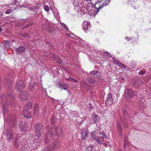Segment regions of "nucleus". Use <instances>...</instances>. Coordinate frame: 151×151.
<instances>
[{
    "instance_id": "obj_1",
    "label": "nucleus",
    "mask_w": 151,
    "mask_h": 151,
    "mask_svg": "<svg viewBox=\"0 0 151 151\" xmlns=\"http://www.w3.org/2000/svg\"><path fill=\"white\" fill-rule=\"evenodd\" d=\"M74 6V10L80 13L81 15H83L87 12V9L83 7L82 0H71Z\"/></svg>"
},
{
    "instance_id": "obj_2",
    "label": "nucleus",
    "mask_w": 151,
    "mask_h": 151,
    "mask_svg": "<svg viewBox=\"0 0 151 151\" xmlns=\"http://www.w3.org/2000/svg\"><path fill=\"white\" fill-rule=\"evenodd\" d=\"M3 97L5 98L4 101H5L6 100L9 99H13L14 97L12 94H11L7 95L5 98L4 96H0V103H1L2 101H4ZM2 109L3 111V114H6L7 113L8 111V104L6 103L3 102L2 103Z\"/></svg>"
},
{
    "instance_id": "obj_3",
    "label": "nucleus",
    "mask_w": 151,
    "mask_h": 151,
    "mask_svg": "<svg viewBox=\"0 0 151 151\" xmlns=\"http://www.w3.org/2000/svg\"><path fill=\"white\" fill-rule=\"evenodd\" d=\"M32 105L31 103H28L25 105L24 109L22 113V115L25 117L29 119L32 116L31 113L27 110L31 108Z\"/></svg>"
},
{
    "instance_id": "obj_4",
    "label": "nucleus",
    "mask_w": 151,
    "mask_h": 151,
    "mask_svg": "<svg viewBox=\"0 0 151 151\" xmlns=\"http://www.w3.org/2000/svg\"><path fill=\"white\" fill-rule=\"evenodd\" d=\"M35 130L36 136L40 137L43 133V128L40 123L37 124L35 126Z\"/></svg>"
},
{
    "instance_id": "obj_5",
    "label": "nucleus",
    "mask_w": 151,
    "mask_h": 151,
    "mask_svg": "<svg viewBox=\"0 0 151 151\" xmlns=\"http://www.w3.org/2000/svg\"><path fill=\"white\" fill-rule=\"evenodd\" d=\"M84 1L85 3L99 7L104 3V2H103V0H84Z\"/></svg>"
},
{
    "instance_id": "obj_6",
    "label": "nucleus",
    "mask_w": 151,
    "mask_h": 151,
    "mask_svg": "<svg viewBox=\"0 0 151 151\" xmlns=\"http://www.w3.org/2000/svg\"><path fill=\"white\" fill-rule=\"evenodd\" d=\"M19 134H17L16 135L15 141V146L17 147H19V145L22 143V142H24V139L25 135H22L19 136Z\"/></svg>"
},
{
    "instance_id": "obj_7",
    "label": "nucleus",
    "mask_w": 151,
    "mask_h": 151,
    "mask_svg": "<svg viewBox=\"0 0 151 151\" xmlns=\"http://www.w3.org/2000/svg\"><path fill=\"white\" fill-rule=\"evenodd\" d=\"M110 1V0H106L104 3L102 5L99 6V7L95 6V8L93 12L94 15L95 16L96 15L99 10L103 8L104 7L107 5Z\"/></svg>"
},
{
    "instance_id": "obj_8",
    "label": "nucleus",
    "mask_w": 151,
    "mask_h": 151,
    "mask_svg": "<svg viewBox=\"0 0 151 151\" xmlns=\"http://www.w3.org/2000/svg\"><path fill=\"white\" fill-rule=\"evenodd\" d=\"M51 129L52 131L54 129L55 131H54L53 134H52V132H51V130H48V132L46 133V137L45 138V141L46 143H47L48 141V140L47 139L48 138H50L51 137H53L54 136V135H55V134L57 133V129L55 128L54 129L51 128Z\"/></svg>"
},
{
    "instance_id": "obj_9",
    "label": "nucleus",
    "mask_w": 151,
    "mask_h": 151,
    "mask_svg": "<svg viewBox=\"0 0 151 151\" xmlns=\"http://www.w3.org/2000/svg\"><path fill=\"white\" fill-rule=\"evenodd\" d=\"M90 23L89 22L84 21L82 24L83 30L86 33L88 32L91 28Z\"/></svg>"
},
{
    "instance_id": "obj_10",
    "label": "nucleus",
    "mask_w": 151,
    "mask_h": 151,
    "mask_svg": "<svg viewBox=\"0 0 151 151\" xmlns=\"http://www.w3.org/2000/svg\"><path fill=\"white\" fill-rule=\"evenodd\" d=\"M75 42L79 44V45H81V46H83L84 47H85L86 49V47H87V50H90V48H89L88 46L87 45L85 44L86 42L85 41H84L80 37H77L75 40Z\"/></svg>"
},
{
    "instance_id": "obj_11",
    "label": "nucleus",
    "mask_w": 151,
    "mask_h": 151,
    "mask_svg": "<svg viewBox=\"0 0 151 151\" xmlns=\"http://www.w3.org/2000/svg\"><path fill=\"white\" fill-rule=\"evenodd\" d=\"M105 103L107 106H110L112 105L113 102L114 101L112 98V95L111 93H109L107 95Z\"/></svg>"
},
{
    "instance_id": "obj_12",
    "label": "nucleus",
    "mask_w": 151,
    "mask_h": 151,
    "mask_svg": "<svg viewBox=\"0 0 151 151\" xmlns=\"http://www.w3.org/2000/svg\"><path fill=\"white\" fill-rule=\"evenodd\" d=\"M25 84L22 81H19L16 84L15 89L19 91L23 89L24 87Z\"/></svg>"
},
{
    "instance_id": "obj_13",
    "label": "nucleus",
    "mask_w": 151,
    "mask_h": 151,
    "mask_svg": "<svg viewBox=\"0 0 151 151\" xmlns=\"http://www.w3.org/2000/svg\"><path fill=\"white\" fill-rule=\"evenodd\" d=\"M26 51V48L24 46H21L17 48L15 52L17 54H21L25 53Z\"/></svg>"
},
{
    "instance_id": "obj_14",
    "label": "nucleus",
    "mask_w": 151,
    "mask_h": 151,
    "mask_svg": "<svg viewBox=\"0 0 151 151\" xmlns=\"http://www.w3.org/2000/svg\"><path fill=\"white\" fill-rule=\"evenodd\" d=\"M11 4L16 5L19 8L25 7V6H29V4H28L26 5L22 4L23 5V6H22V4H21V0H13V2Z\"/></svg>"
},
{
    "instance_id": "obj_15",
    "label": "nucleus",
    "mask_w": 151,
    "mask_h": 151,
    "mask_svg": "<svg viewBox=\"0 0 151 151\" xmlns=\"http://www.w3.org/2000/svg\"><path fill=\"white\" fill-rule=\"evenodd\" d=\"M19 95L20 99L22 100H26L29 96L28 93L27 91L21 92L19 93Z\"/></svg>"
},
{
    "instance_id": "obj_16",
    "label": "nucleus",
    "mask_w": 151,
    "mask_h": 151,
    "mask_svg": "<svg viewBox=\"0 0 151 151\" xmlns=\"http://www.w3.org/2000/svg\"><path fill=\"white\" fill-rule=\"evenodd\" d=\"M6 135L8 140H11L14 138V135L13 131L11 129L8 130L6 132Z\"/></svg>"
},
{
    "instance_id": "obj_17",
    "label": "nucleus",
    "mask_w": 151,
    "mask_h": 151,
    "mask_svg": "<svg viewBox=\"0 0 151 151\" xmlns=\"http://www.w3.org/2000/svg\"><path fill=\"white\" fill-rule=\"evenodd\" d=\"M60 145V142L56 140H53V143L51 145V147L52 149L58 148Z\"/></svg>"
},
{
    "instance_id": "obj_18",
    "label": "nucleus",
    "mask_w": 151,
    "mask_h": 151,
    "mask_svg": "<svg viewBox=\"0 0 151 151\" xmlns=\"http://www.w3.org/2000/svg\"><path fill=\"white\" fill-rule=\"evenodd\" d=\"M16 116L15 114L9 115L7 116V120L8 121L15 122H16Z\"/></svg>"
},
{
    "instance_id": "obj_19",
    "label": "nucleus",
    "mask_w": 151,
    "mask_h": 151,
    "mask_svg": "<svg viewBox=\"0 0 151 151\" xmlns=\"http://www.w3.org/2000/svg\"><path fill=\"white\" fill-rule=\"evenodd\" d=\"M4 84L6 86L10 87L12 86V83H13V81L10 80L9 79H5L4 80Z\"/></svg>"
},
{
    "instance_id": "obj_20",
    "label": "nucleus",
    "mask_w": 151,
    "mask_h": 151,
    "mask_svg": "<svg viewBox=\"0 0 151 151\" xmlns=\"http://www.w3.org/2000/svg\"><path fill=\"white\" fill-rule=\"evenodd\" d=\"M88 131L82 130H81V138L83 139H85L87 138L88 137Z\"/></svg>"
},
{
    "instance_id": "obj_21",
    "label": "nucleus",
    "mask_w": 151,
    "mask_h": 151,
    "mask_svg": "<svg viewBox=\"0 0 151 151\" xmlns=\"http://www.w3.org/2000/svg\"><path fill=\"white\" fill-rule=\"evenodd\" d=\"M19 124L21 131L24 132L27 130V129L28 127L27 124L25 123L23 124V122L19 123Z\"/></svg>"
},
{
    "instance_id": "obj_22",
    "label": "nucleus",
    "mask_w": 151,
    "mask_h": 151,
    "mask_svg": "<svg viewBox=\"0 0 151 151\" xmlns=\"http://www.w3.org/2000/svg\"><path fill=\"white\" fill-rule=\"evenodd\" d=\"M57 86L60 88L66 90L68 89V86L66 84H62L60 83H58L57 84Z\"/></svg>"
},
{
    "instance_id": "obj_23",
    "label": "nucleus",
    "mask_w": 151,
    "mask_h": 151,
    "mask_svg": "<svg viewBox=\"0 0 151 151\" xmlns=\"http://www.w3.org/2000/svg\"><path fill=\"white\" fill-rule=\"evenodd\" d=\"M129 145V143L128 141V138L127 136H125L124 137V149L127 148Z\"/></svg>"
},
{
    "instance_id": "obj_24",
    "label": "nucleus",
    "mask_w": 151,
    "mask_h": 151,
    "mask_svg": "<svg viewBox=\"0 0 151 151\" xmlns=\"http://www.w3.org/2000/svg\"><path fill=\"white\" fill-rule=\"evenodd\" d=\"M127 94L128 96L132 97L134 96V93L131 88H127Z\"/></svg>"
},
{
    "instance_id": "obj_25",
    "label": "nucleus",
    "mask_w": 151,
    "mask_h": 151,
    "mask_svg": "<svg viewBox=\"0 0 151 151\" xmlns=\"http://www.w3.org/2000/svg\"><path fill=\"white\" fill-rule=\"evenodd\" d=\"M34 115L37 114L39 112V106L38 105L36 104L34 105Z\"/></svg>"
},
{
    "instance_id": "obj_26",
    "label": "nucleus",
    "mask_w": 151,
    "mask_h": 151,
    "mask_svg": "<svg viewBox=\"0 0 151 151\" xmlns=\"http://www.w3.org/2000/svg\"><path fill=\"white\" fill-rule=\"evenodd\" d=\"M39 8V7L38 6H33L29 7V9L30 11L34 12V13H36L38 12Z\"/></svg>"
},
{
    "instance_id": "obj_27",
    "label": "nucleus",
    "mask_w": 151,
    "mask_h": 151,
    "mask_svg": "<svg viewBox=\"0 0 151 151\" xmlns=\"http://www.w3.org/2000/svg\"><path fill=\"white\" fill-rule=\"evenodd\" d=\"M92 117V120L93 121V123H97L99 122L100 118L98 116V115L95 114H93Z\"/></svg>"
},
{
    "instance_id": "obj_28",
    "label": "nucleus",
    "mask_w": 151,
    "mask_h": 151,
    "mask_svg": "<svg viewBox=\"0 0 151 151\" xmlns=\"http://www.w3.org/2000/svg\"><path fill=\"white\" fill-rule=\"evenodd\" d=\"M142 83V81L141 80L137 79H136L133 82V84L134 86H138L141 85Z\"/></svg>"
},
{
    "instance_id": "obj_29",
    "label": "nucleus",
    "mask_w": 151,
    "mask_h": 151,
    "mask_svg": "<svg viewBox=\"0 0 151 151\" xmlns=\"http://www.w3.org/2000/svg\"><path fill=\"white\" fill-rule=\"evenodd\" d=\"M95 140L99 144H101L104 141L103 138L100 137H98L95 138Z\"/></svg>"
},
{
    "instance_id": "obj_30",
    "label": "nucleus",
    "mask_w": 151,
    "mask_h": 151,
    "mask_svg": "<svg viewBox=\"0 0 151 151\" xmlns=\"http://www.w3.org/2000/svg\"><path fill=\"white\" fill-rule=\"evenodd\" d=\"M36 87H38L37 84V83H31L30 84L29 86V90L33 91L35 89V88Z\"/></svg>"
},
{
    "instance_id": "obj_31",
    "label": "nucleus",
    "mask_w": 151,
    "mask_h": 151,
    "mask_svg": "<svg viewBox=\"0 0 151 151\" xmlns=\"http://www.w3.org/2000/svg\"><path fill=\"white\" fill-rule=\"evenodd\" d=\"M90 75H92L100 76L101 73L96 70H94L90 73Z\"/></svg>"
},
{
    "instance_id": "obj_32",
    "label": "nucleus",
    "mask_w": 151,
    "mask_h": 151,
    "mask_svg": "<svg viewBox=\"0 0 151 151\" xmlns=\"http://www.w3.org/2000/svg\"><path fill=\"white\" fill-rule=\"evenodd\" d=\"M4 46L5 49L9 48L10 47V41L8 40H5L4 42Z\"/></svg>"
},
{
    "instance_id": "obj_33",
    "label": "nucleus",
    "mask_w": 151,
    "mask_h": 151,
    "mask_svg": "<svg viewBox=\"0 0 151 151\" xmlns=\"http://www.w3.org/2000/svg\"><path fill=\"white\" fill-rule=\"evenodd\" d=\"M136 63L134 61H131L129 65V68H130L132 69L136 67Z\"/></svg>"
},
{
    "instance_id": "obj_34",
    "label": "nucleus",
    "mask_w": 151,
    "mask_h": 151,
    "mask_svg": "<svg viewBox=\"0 0 151 151\" xmlns=\"http://www.w3.org/2000/svg\"><path fill=\"white\" fill-rule=\"evenodd\" d=\"M117 127L118 132L120 134V135L122 137V128L120 124H119L118 123L117 124Z\"/></svg>"
},
{
    "instance_id": "obj_35",
    "label": "nucleus",
    "mask_w": 151,
    "mask_h": 151,
    "mask_svg": "<svg viewBox=\"0 0 151 151\" xmlns=\"http://www.w3.org/2000/svg\"><path fill=\"white\" fill-rule=\"evenodd\" d=\"M134 4V1L131 0H128V4L131 5V7L134 9H137V8L135 6L133 5V4Z\"/></svg>"
},
{
    "instance_id": "obj_36",
    "label": "nucleus",
    "mask_w": 151,
    "mask_h": 151,
    "mask_svg": "<svg viewBox=\"0 0 151 151\" xmlns=\"http://www.w3.org/2000/svg\"><path fill=\"white\" fill-rule=\"evenodd\" d=\"M112 59H113V62L116 65H117L119 67L120 65V64L121 63L118 60L116 59L114 57H113Z\"/></svg>"
},
{
    "instance_id": "obj_37",
    "label": "nucleus",
    "mask_w": 151,
    "mask_h": 151,
    "mask_svg": "<svg viewBox=\"0 0 151 151\" xmlns=\"http://www.w3.org/2000/svg\"><path fill=\"white\" fill-rule=\"evenodd\" d=\"M60 24L61 27L65 29L66 32H69V29L67 25L64 23H61Z\"/></svg>"
},
{
    "instance_id": "obj_38",
    "label": "nucleus",
    "mask_w": 151,
    "mask_h": 151,
    "mask_svg": "<svg viewBox=\"0 0 151 151\" xmlns=\"http://www.w3.org/2000/svg\"><path fill=\"white\" fill-rule=\"evenodd\" d=\"M55 60L59 64H61L62 63V60L58 56L55 57Z\"/></svg>"
},
{
    "instance_id": "obj_39",
    "label": "nucleus",
    "mask_w": 151,
    "mask_h": 151,
    "mask_svg": "<svg viewBox=\"0 0 151 151\" xmlns=\"http://www.w3.org/2000/svg\"><path fill=\"white\" fill-rule=\"evenodd\" d=\"M21 36L26 39H28L29 37V34L25 33H22L21 34Z\"/></svg>"
},
{
    "instance_id": "obj_40",
    "label": "nucleus",
    "mask_w": 151,
    "mask_h": 151,
    "mask_svg": "<svg viewBox=\"0 0 151 151\" xmlns=\"http://www.w3.org/2000/svg\"><path fill=\"white\" fill-rule=\"evenodd\" d=\"M67 77L65 78L66 79L69 80L70 81H73L74 82H77V80L75 79L71 78L70 76H66Z\"/></svg>"
},
{
    "instance_id": "obj_41",
    "label": "nucleus",
    "mask_w": 151,
    "mask_h": 151,
    "mask_svg": "<svg viewBox=\"0 0 151 151\" xmlns=\"http://www.w3.org/2000/svg\"><path fill=\"white\" fill-rule=\"evenodd\" d=\"M33 24V22L32 21H29L27 23L25 24V25L24 26V27H29L31 26Z\"/></svg>"
},
{
    "instance_id": "obj_42",
    "label": "nucleus",
    "mask_w": 151,
    "mask_h": 151,
    "mask_svg": "<svg viewBox=\"0 0 151 151\" xmlns=\"http://www.w3.org/2000/svg\"><path fill=\"white\" fill-rule=\"evenodd\" d=\"M93 147V146H88L86 148L85 151H92Z\"/></svg>"
},
{
    "instance_id": "obj_43",
    "label": "nucleus",
    "mask_w": 151,
    "mask_h": 151,
    "mask_svg": "<svg viewBox=\"0 0 151 151\" xmlns=\"http://www.w3.org/2000/svg\"><path fill=\"white\" fill-rule=\"evenodd\" d=\"M146 73V71L145 70H141L138 72V74L140 75H144Z\"/></svg>"
},
{
    "instance_id": "obj_44",
    "label": "nucleus",
    "mask_w": 151,
    "mask_h": 151,
    "mask_svg": "<svg viewBox=\"0 0 151 151\" xmlns=\"http://www.w3.org/2000/svg\"><path fill=\"white\" fill-rule=\"evenodd\" d=\"M55 30L54 28L53 27H51L49 28L48 31L50 33H52Z\"/></svg>"
},
{
    "instance_id": "obj_45",
    "label": "nucleus",
    "mask_w": 151,
    "mask_h": 151,
    "mask_svg": "<svg viewBox=\"0 0 151 151\" xmlns=\"http://www.w3.org/2000/svg\"><path fill=\"white\" fill-rule=\"evenodd\" d=\"M104 55L105 56L107 57H111V54L109 52H105L104 53Z\"/></svg>"
},
{
    "instance_id": "obj_46",
    "label": "nucleus",
    "mask_w": 151,
    "mask_h": 151,
    "mask_svg": "<svg viewBox=\"0 0 151 151\" xmlns=\"http://www.w3.org/2000/svg\"><path fill=\"white\" fill-rule=\"evenodd\" d=\"M44 9L46 12H48L49 11V6L46 5L43 6Z\"/></svg>"
},
{
    "instance_id": "obj_47",
    "label": "nucleus",
    "mask_w": 151,
    "mask_h": 151,
    "mask_svg": "<svg viewBox=\"0 0 151 151\" xmlns=\"http://www.w3.org/2000/svg\"><path fill=\"white\" fill-rule=\"evenodd\" d=\"M119 67H122L123 69H127V67L125 65L122 63L121 64H120V65Z\"/></svg>"
},
{
    "instance_id": "obj_48",
    "label": "nucleus",
    "mask_w": 151,
    "mask_h": 151,
    "mask_svg": "<svg viewBox=\"0 0 151 151\" xmlns=\"http://www.w3.org/2000/svg\"><path fill=\"white\" fill-rule=\"evenodd\" d=\"M88 81L89 82L91 83H94L95 82V81H94L93 79L91 78H88Z\"/></svg>"
},
{
    "instance_id": "obj_49",
    "label": "nucleus",
    "mask_w": 151,
    "mask_h": 151,
    "mask_svg": "<svg viewBox=\"0 0 151 151\" xmlns=\"http://www.w3.org/2000/svg\"><path fill=\"white\" fill-rule=\"evenodd\" d=\"M49 3L50 7H52L54 6V2L52 1H51Z\"/></svg>"
},
{
    "instance_id": "obj_50",
    "label": "nucleus",
    "mask_w": 151,
    "mask_h": 151,
    "mask_svg": "<svg viewBox=\"0 0 151 151\" xmlns=\"http://www.w3.org/2000/svg\"><path fill=\"white\" fill-rule=\"evenodd\" d=\"M41 29L42 30L46 31L47 29V27H46V25L45 24L41 26Z\"/></svg>"
},
{
    "instance_id": "obj_51",
    "label": "nucleus",
    "mask_w": 151,
    "mask_h": 151,
    "mask_svg": "<svg viewBox=\"0 0 151 151\" xmlns=\"http://www.w3.org/2000/svg\"><path fill=\"white\" fill-rule=\"evenodd\" d=\"M41 29L42 30L46 31L47 29V27H46V25L45 24L41 26Z\"/></svg>"
},
{
    "instance_id": "obj_52",
    "label": "nucleus",
    "mask_w": 151,
    "mask_h": 151,
    "mask_svg": "<svg viewBox=\"0 0 151 151\" xmlns=\"http://www.w3.org/2000/svg\"><path fill=\"white\" fill-rule=\"evenodd\" d=\"M12 12L11 9H8L5 12V13L6 14H9L10 13Z\"/></svg>"
},
{
    "instance_id": "obj_53",
    "label": "nucleus",
    "mask_w": 151,
    "mask_h": 151,
    "mask_svg": "<svg viewBox=\"0 0 151 151\" xmlns=\"http://www.w3.org/2000/svg\"><path fill=\"white\" fill-rule=\"evenodd\" d=\"M66 34L69 37H72V35H74L73 34V33L69 34L67 32H66Z\"/></svg>"
},
{
    "instance_id": "obj_54",
    "label": "nucleus",
    "mask_w": 151,
    "mask_h": 151,
    "mask_svg": "<svg viewBox=\"0 0 151 151\" xmlns=\"http://www.w3.org/2000/svg\"><path fill=\"white\" fill-rule=\"evenodd\" d=\"M101 134H102L104 138H106L107 135H106V133H101Z\"/></svg>"
},
{
    "instance_id": "obj_55",
    "label": "nucleus",
    "mask_w": 151,
    "mask_h": 151,
    "mask_svg": "<svg viewBox=\"0 0 151 151\" xmlns=\"http://www.w3.org/2000/svg\"><path fill=\"white\" fill-rule=\"evenodd\" d=\"M125 39L127 40V41H129L130 40L132 39V38L129 37L128 36H126L125 38Z\"/></svg>"
},
{
    "instance_id": "obj_56",
    "label": "nucleus",
    "mask_w": 151,
    "mask_h": 151,
    "mask_svg": "<svg viewBox=\"0 0 151 151\" xmlns=\"http://www.w3.org/2000/svg\"><path fill=\"white\" fill-rule=\"evenodd\" d=\"M54 118H52L50 120V122L51 124H54Z\"/></svg>"
},
{
    "instance_id": "obj_57",
    "label": "nucleus",
    "mask_w": 151,
    "mask_h": 151,
    "mask_svg": "<svg viewBox=\"0 0 151 151\" xmlns=\"http://www.w3.org/2000/svg\"><path fill=\"white\" fill-rule=\"evenodd\" d=\"M123 125H124V127L125 128H127L128 127V124L126 123L124 124Z\"/></svg>"
},
{
    "instance_id": "obj_58",
    "label": "nucleus",
    "mask_w": 151,
    "mask_h": 151,
    "mask_svg": "<svg viewBox=\"0 0 151 151\" xmlns=\"http://www.w3.org/2000/svg\"><path fill=\"white\" fill-rule=\"evenodd\" d=\"M10 5V4L8 5H7V4H6V5H1V6L2 7H4V6H9Z\"/></svg>"
},
{
    "instance_id": "obj_59",
    "label": "nucleus",
    "mask_w": 151,
    "mask_h": 151,
    "mask_svg": "<svg viewBox=\"0 0 151 151\" xmlns=\"http://www.w3.org/2000/svg\"><path fill=\"white\" fill-rule=\"evenodd\" d=\"M45 22H44V23L42 22V23L41 24V27L43 25H45Z\"/></svg>"
},
{
    "instance_id": "obj_60",
    "label": "nucleus",
    "mask_w": 151,
    "mask_h": 151,
    "mask_svg": "<svg viewBox=\"0 0 151 151\" xmlns=\"http://www.w3.org/2000/svg\"><path fill=\"white\" fill-rule=\"evenodd\" d=\"M3 30V29L1 28V27L0 26V32H1Z\"/></svg>"
},
{
    "instance_id": "obj_61",
    "label": "nucleus",
    "mask_w": 151,
    "mask_h": 151,
    "mask_svg": "<svg viewBox=\"0 0 151 151\" xmlns=\"http://www.w3.org/2000/svg\"><path fill=\"white\" fill-rule=\"evenodd\" d=\"M108 145V144H104V146L105 147H106Z\"/></svg>"
},
{
    "instance_id": "obj_62",
    "label": "nucleus",
    "mask_w": 151,
    "mask_h": 151,
    "mask_svg": "<svg viewBox=\"0 0 151 151\" xmlns=\"http://www.w3.org/2000/svg\"><path fill=\"white\" fill-rule=\"evenodd\" d=\"M95 133V132H92L91 133V135H93V134Z\"/></svg>"
},
{
    "instance_id": "obj_63",
    "label": "nucleus",
    "mask_w": 151,
    "mask_h": 151,
    "mask_svg": "<svg viewBox=\"0 0 151 151\" xmlns=\"http://www.w3.org/2000/svg\"><path fill=\"white\" fill-rule=\"evenodd\" d=\"M109 142H107V144H108V145H109L111 146V145H110L109 144Z\"/></svg>"
},
{
    "instance_id": "obj_64",
    "label": "nucleus",
    "mask_w": 151,
    "mask_h": 151,
    "mask_svg": "<svg viewBox=\"0 0 151 151\" xmlns=\"http://www.w3.org/2000/svg\"><path fill=\"white\" fill-rule=\"evenodd\" d=\"M37 139H35V141H37Z\"/></svg>"
}]
</instances>
